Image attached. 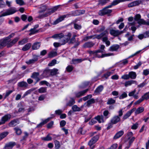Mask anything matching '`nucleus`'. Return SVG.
<instances>
[{
  "instance_id": "36",
  "label": "nucleus",
  "mask_w": 149,
  "mask_h": 149,
  "mask_svg": "<svg viewBox=\"0 0 149 149\" xmlns=\"http://www.w3.org/2000/svg\"><path fill=\"white\" fill-rule=\"evenodd\" d=\"M72 109L74 112L79 111L81 110V108L76 105L72 106Z\"/></svg>"
},
{
  "instance_id": "32",
  "label": "nucleus",
  "mask_w": 149,
  "mask_h": 149,
  "mask_svg": "<svg viewBox=\"0 0 149 149\" xmlns=\"http://www.w3.org/2000/svg\"><path fill=\"white\" fill-rule=\"evenodd\" d=\"M31 46V44L28 43L25 45L22 48V50L23 51H26L29 50Z\"/></svg>"
},
{
  "instance_id": "20",
  "label": "nucleus",
  "mask_w": 149,
  "mask_h": 149,
  "mask_svg": "<svg viewBox=\"0 0 149 149\" xmlns=\"http://www.w3.org/2000/svg\"><path fill=\"white\" fill-rule=\"evenodd\" d=\"M124 134V131L122 130L120 131L117 132L115 135L113 137V139H116L120 137Z\"/></svg>"
},
{
  "instance_id": "62",
  "label": "nucleus",
  "mask_w": 149,
  "mask_h": 149,
  "mask_svg": "<svg viewBox=\"0 0 149 149\" xmlns=\"http://www.w3.org/2000/svg\"><path fill=\"white\" fill-rule=\"evenodd\" d=\"M144 100L143 98H142V96L140 98L139 100L136 101L134 103L135 105L139 104L142 102Z\"/></svg>"
},
{
  "instance_id": "44",
  "label": "nucleus",
  "mask_w": 149,
  "mask_h": 149,
  "mask_svg": "<svg viewBox=\"0 0 149 149\" xmlns=\"http://www.w3.org/2000/svg\"><path fill=\"white\" fill-rule=\"evenodd\" d=\"M71 36V33L70 32L68 33L66 35L64 36V38L66 40L67 42H69Z\"/></svg>"
},
{
  "instance_id": "52",
  "label": "nucleus",
  "mask_w": 149,
  "mask_h": 149,
  "mask_svg": "<svg viewBox=\"0 0 149 149\" xmlns=\"http://www.w3.org/2000/svg\"><path fill=\"white\" fill-rule=\"evenodd\" d=\"M59 41V42H60V45H64L67 42L66 40L64 38V36Z\"/></svg>"
},
{
  "instance_id": "1",
  "label": "nucleus",
  "mask_w": 149,
  "mask_h": 149,
  "mask_svg": "<svg viewBox=\"0 0 149 149\" xmlns=\"http://www.w3.org/2000/svg\"><path fill=\"white\" fill-rule=\"evenodd\" d=\"M17 11V8L15 7H10L9 8L7 9L5 12L1 11L0 13L1 14L0 17H4L12 15L16 12Z\"/></svg>"
},
{
  "instance_id": "55",
  "label": "nucleus",
  "mask_w": 149,
  "mask_h": 149,
  "mask_svg": "<svg viewBox=\"0 0 149 149\" xmlns=\"http://www.w3.org/2000/svg\"><path fill=\"white\" fill-rule=\"evenodd\" d=\"M142 96L144 100H147L149 99V91L145 93Z\"/></svg>"
},
{
  "instance_id": "24",
  "label": "nucleus",
  "mask_w": 149,
  "mask_h": 149,
  "mask_svg": "<svg viewBox=\"0 0 149 149\" xmlns=\"http://www.w3.org/2000/svg\"><path fill=\"white\" fill-rule=\"evenodd\" d=\"M41 44L40 42H36L34 43L32 46L33 50H36L38 49L40 46Z\"/></svg>"
},
{
  "instance_id": "19",
  "label": "nucleus",
  "mask_w": 149,
  "mask_h": 149,
  "mask_svg": "<svg viewBox=\"0 0 149 149\" xmlns=\"http://www.w3.org/2000/svg\"><path fill=\"white\" fill-rule=\"evenodd\" d=\"M113 55V53H107L104 54H102L101 56L99 55L98 53H95L94 56L95 57L98 58H103L105 57L109 56H111Z\"/></svg>"
},
{
  "instance_id": "48",
  "label": "nucleus",
  "mask_w": 149,
  "mask_h": 149,
  "mask_svg": "<svg viewBox=\"0 0 149 149\" xmlns=\"http://www.w3.org/2000/svg\"><path fill=\"white\" fill-rule=\"evenodd\" d=\"M57 55V53L56 52L52 51L49 54L48 56L49 58H52L56 56Z\"/></svg>"
},
{
  "instance_id": "63",
  "label": "nucleus",
  "mask_w": 149,
  "mask_h": 149,
  "mask_svg": "<svg viewBox=\"0 0 149 149\" xmlns=\"http://www.w3.org/2000/svg\"><path fill=\"white\" fill-rule=\"evenodd\" d=\"M73 68L72 65H69L66 68V69L68 72H70L72 71Z\"/></svg>"
},
{
  "instance_id": "2",
  "label": "nucleus",
  "mask_w": 149,
  "mask_h": 149,
  "mask_svg": "<svg viewBox=\"0 0 149 149\" xmlns=\"http://www.w3.org/2000/svg\"><path fill=\"white\" fill-rule=\"evenodd\" d=\"M127 29L125 27L123 31H119L118 30H115L111 29L110 31V33L113 36H117L121 34L124 31H126Z\"/></svg>"
},
{
  "instance_id": "42",
  "label": "nucleus",
  "mask_w": 149,
  "mask_h": 149,
  "mask_svg": "<svg viewBox=\"0 0 149 149\" xmlns=\"http://www.w3.org/2000/svg\"><path fill=\"white\" fill-rule=\"evenodd\" d=\"M47 90V88L41 87L38 89V91L40 93H46Z\"/></svg>"
},
{
  "instance_id": "60",
  "label": "nucleus",
  "mask_w": 149,
  "mask_h": 149,
  "mask_svg": "<svg viewBox=\"0 0 149 149\" xmlns=\"http://www.w3.org/2000/svg\"><path fill=\"white\" fill-rule=\"evenodd\" d=\"M92 97V95L91 94H90L83 97L82 99L84 101H86L88 99L91 98Z\"/></svg>"
},
{
  "instance_id": "18",
  "label": "nucleus",
  "mask_w": 149,
  "mask_h": 149,
  "mask_svg": "<svg viewBox=\"0 0 149 149\" xmlns=\"http://www.w3.org/2000/svg\"><path fill=\"white\" fill-rule=\"evenodd\" d=\"M66 17V15H63L59 17L54 22L53 24L55 25L58 24L59 22L63 21Z\"/></svg>"
},
{
  "instance_id": "26",
  "label": "nucleus",
  "mask_w": 149,
  "mask_h": 149,
  "mask_svg": "<svg viewBox=\"0 0 149 149\" xmlns=\"http://www.w3.org/2000/svg\"><path fill=\"white\" fill-rule=\"evenodd\" d=\"M129 75L130 78L132 79H135L137 75L136 72L131 71L129 72Z\"/></svg>"
},
{
  "instance_id": "33",
  "label": "nucleus",
  "mask_w": 149,
  "mask_h": 149,
  "mask_svg": "<svg viewBox=\"0 0 149 149\" xmlns=\"http://www.w3.org/2000/svg\"><path fill=\"white\" fill-rule=\"evenodd\" d=\"M75 103L74 99L72 97L70 98V100L66 104L67 106L70 107L72 105L74 104Z\"/></svg>"
},
{
  "instance_id": "23",
  "label": "nucleus",
  "mask_w": 149,
  "mask_h": 149,
  "mask_svg": "<svg viewBox=\"0 0 149 149\" xmlns=\"http://www.w3.org/2000/svg\"><path fill=\"white\" fill-rule=\"evenodd\" d=\"M18 39L19 38L18 37L14 38L12 41L9 42L8 44L7 45V47H9L12 46L18 41Z\"/></svg>"
},
{
  "instance_id": "56",
  "label": "nucleus",
  "mask_w": 149,
  "mask_h": 149,
  "mask_svg": "<svg viewBox=\"0 0 149 149\" xmlns=\"http://www.w3.org/2000/svg\"><path fill=\"white\" fill-rule=\"evenodd\" d=\"M135 138L134 137H132L131 139H130L129 141V146L128 147L125 148V149H128L130 147L131 145L133 143V141L134 140Z\"/></svg>"
},
{
  "instance_id": "11",
  "label": "nucleus",
  "mask_w": 149,
  "mask_h": 149,
  "mask_svg": "<svg viewBox=\"0 0 149 149\" xmlns=\"http://www.w3.org/2000/svg\"><path fill=\"white\" fill-rule=\"evenodd\" d=\"M141 1L140 0H138L134 1L130 3L128 5V6L129 8L132 7L140 4Z\"/></svg>"
},
{
  "instance_id": "10",
  "label": "nucleus",
  "mask_w": 149,
  "mask_h": 149,
  "mask_svg": "<svg viewBox=\"0 0 149 149\" xmlns=\"http://www.w3.org/2000/svg\"><path fill=\"white\" fill-rule=\"evenodd\" d=\"M95 44L92 42H88L85 43L83 45L82 47L84 48H90L92 47Z\"/></svg>"
},
{
  "instance_id": "51",
  "label": "nucleus",
  "mask_w": 149,
  "mask_h": 149,
  "mask_svg": "<svg viewBox=\"0 0 149 149\" xmlns=\"http://www.w3.org/2000/svg\"><path fill=\"white\" fill-rule=\"evenodd\" d=\"M115 100H114L112 98H110L108 100L107 104H111L115 103Z\"/></svg>"
},
{
  "instance_id": "43",
  "label": "nucleus",
  "mask_w": 149,
  "mask_h": 149,
  "mask_svg": "<svg viewBox=\"0 0 149 149\" xmlns=\"http://www.w3.org/2000/svg\"><path fill=\"white\" fill-rule=\"evenodd\" d=\"M77 36L74 34L73 35L72 37L70 39V40H69L68 42L69 44H73L74 43L75 41V37H76Z\"/></svg>"
},
{
  "instance_id": "49",
  "label": "nucleus",
  "mask_w": 149,
  "mask_h": 149,
  "mask_svg": "<svg viewBox=\"0 0 149 149\" xmlns=\"http://www.w3.org/2000/svg\"><path fill=\"white\" fill-rule=\"evenodd\" d=\"M39 75V73L38 72H33L32 75L31 76V77L33 79H37L38 76Z\"/></svg>"
},
{
  "instance_id": "25",
  "label": "nucleus",
  "mask_w": 149,
  "mask_h": 149,
  "mask_svg": "<svg viewBox=\"0 0 149 149\" xmlns=\"http://www.w3.org/2000/svg\"><path fill=\"white\" fill-rule=\"evenodd\" d=\"M64 36V34L62 33L56 34L52 36V38H56L61 39Z\"/></svg>"
},
{
  "instance_id": "9",
  "label": "nucleus",
  "mask_w": 149,
  "mask_h": 149,
  "mask_svg": "<svg viewBox=\"0 0 149 149\" xmlns=\"http://www.w3.org/2000/svg\"><path fill=\"white\" fill-rule=\"evenodd\" d=\"M108 34V32L107 31H105L99 35H95L94 38H96L98 39H101V38L106 36Z\"/></svg>"
},
{
  "instance_id": "22",
  "label": "nucleus",
  "mask_w": 149,
  "mask_h": 149,
  "mask_svg": "<svg viewBox=\"0 0 149 149\" xmlns=\"http://www.w3.org/2000/svg\"><path fill=\"white\" fill-rule=\"evenodd\" d=\"M119 46L117 45H113L111 46L109 48V50L110 51H117L119 48Z\"/></svg>"
},
{
  "instance_id": "15",
  "label": "nucleus",
  "mask_w": 149,
  "mask_h": 149,
  "mask_svg": "<svg viewBox=\"0 0 149 149\" xmlns=\"http://www.w3.org/2000/svg\"><path fill=\"white\" fill-rule=\"evenodd\" d=\"M99 123H104L106 120V119H104V116L102 115L98 116L97 117L95 118Z\"/></svg>"
},
{
  "instance_id": "50",
  "label": "nucleus",
  "mask_w": 149,
  "mask_h": 149,
  "mask_svg": "<svg viewBox=\"0 0 149 149\" xmlns=\"http://www.w3.org/2000/svg\"><path fill=\"white\" fill-rule=\"evenodd\" d=\"M82 61L81 59H73L72 61V63L75 64L81 62Z\"/></svg>"
},
{
  "instance_id": "38",
  "label": "nucleus",
  "mask_w": 149,
  "mask_h": 149,
  "mask_svg": "<svg viewBox=\"0 0 149 149\" xmlns=\"http://www.w3.org/2000/svg\"><path fill=\"white\" fill-rule=\"evenodd\" d=\"M18 85L20 87H26L28 85L26 82L22 81L18 83Z\"/></svg>"
},
{
  "instance_id": "54",
  "label": "nucleus",
  "mask_w": 149,
  "mask_h": 149,
  "mask_svg": "<svg viewBox=\"0 0 149 149\" xmlns=\"http://www.w3.org/2000/svg\"><path fill=\"white\" fill-rule=\"evenodd\" d=\"M109 111L108 110H105L103 112V114L104 117V119H106L108 118L109 117Z\"/></svg>"
},
{
  "instance_id": "37",
  "label": "nucleus",
  "mask_w": 149,
  "mask_h": 149,
  "mask_svg": "<svg viewBox=\"0 0 149 149\" xmlns=\"http://www.w3.org/2000/svg\"><path fill=\"white\" fill-rule=\"evenodd\" d=\"M50 118H48L45 120H44L43 122L40 123H39L37 126L38 127H41L43 125L45 124L46 123H47L50 120Z\"/></svg>"
},
{
  "instance_id": "6",
  "label": "nucleus",
  "mask_w": 149,
  "mask_h": 149,
  "mask_svg": "<svg viewBox=\"0 0 149 149\" xmlns=\"http://www.w3.org/2000/svg\"><path fill=\"white\" fill-rule=\"evenodd\" d=\"M11 117V115L9 114H8L3 116L0 122L2 125L4 124L6 122L10 119Z\"/></svg>"
},
{
  "instance_id": "45",
  "label": "nucleus",
  "mask_w": 149,
  "mask_h": 149,
  "mask_svg": "<svg viewBox=\"0 0 149 149\" xmlns=\"http://www.w3.org/2000/svg\"><path fill=\"white\" fill-rule=\"evenodd\" d=\"M42 140L45 141H51L52 139V137L49 134L47 135L45 137H43L41 138Z\"/></svg>"
},
{
  "instance_id": "14",
  "label": "nucleus",
  "mask_w": 149,
  "mask_h": 149,
  "mask_svg": "<svg viewBox=\"0 0 149 149\" xmlns=\"http://www.w3.org/2000/svg\"><path fill=\"white\" fill-rule=\"evenodd\" d=\"M19 123V121L18 119H14L10 122L9 123L8 125L10 127H13L15 126L17 124Z\"/></svg>"
},
{
  "instance_id": "46",
  "label": "nucleus",
  "mask_w": 149,
  "mask_h": 149,
  "mask_svg": "<svg viewBox=\"0 0 149 149\" xmlns=\"http://www.w3.org/2000/svg\"><path fill=\"white\" fill-rule=\"evenodd\" d=\"M14 130L17 135H19L22 133V131L21 129L18 127H15L14 128Z\"/></svg>"
},
{
  "instance_id": "64",
  "label": "nucleus",
  "mask_w": 149,
  "mask_h": 149,
  "mask_svg": "<svg viewBox=\"0 0 149 149\" xmlns=\"http://www.w3.org/2000/svg\"><path fill=\"white\" fill-rule=\"evenodd\" d=\"M121 78L124 79L128 80L130 79L129 74H124L122 76Z\"/></svg>"
},
{
  "instance_id": "3",
  "label": "nucleus",
  "mask_w": 149,
  "mask_h": 149,
  "mask_svg": "<svg viewBox=\"0 0 149 149\" xmlns=\"http://www.w3.org/2000/svg\"><path fill=\"white\" fill-rule=\"evenodd\" d=\"M111 10L108 9L105 7L99 11L98 14L100 16H103L105 15L109 14L111 13Z\"/></svg>"
},
{
  "instance_id": "61",
  "label": "nucleus",
  "mask_w": 149,
  "mask_h": 149,
  "mask_svg": "<svg viewBox=\"0 0 149 149\" xmlns=\"http://www.w3.org/2000/svg\"><path fill=\"white\" fill-rule=\"evenodd\" d=\"M56 60L55 59L53 60L51 62L48 64V66H52L55 65L56 63Z\"/></svg>"
},
{
  "instance_id": "27",
  "label": "nucleus",
  "mask_w": 149,
  "mask_h": 149,
  "mask_svg": "<svg viewBox=\"0 0 149 149\" xmlns=\"http://www.w3.org/2000/svg\"><path fill=\"white\" fill-rule=\"evenodd\" d=\"M95 143L94 140L91 139L88 142V144L91 149H93L95 147Z\"/></svg>"
},
{
  "instance_id": "16",
  "label": "nucleus",
  "mask_w": 149,
  "mask_h": 149,
  "mask_svg": "<svg viewBox=\"0 0 149 149\" xmlns=\"http://www.w3.org/2000/svg\"><path fill=\"white\" fill-rule=\"evenodd\" d=\"M39 8L40 10L39 11V13H41L45 11H47L48 7L46 5L42 4L40 6Z\"/></svg>"
},
{
  "instance_id": "4",
  "label": "nucleus",
  "mask_w": 149,
  "mask_h": 149,
  "mask_svg": "<svg viewBox=\"0 0 149 149\" xmlns=\"http://www.w3.org/2000/svg\"><path fill=\"white\" fill-rule=\"evenodd\" d=\"M54 12L53 10L52 9H50L48 8L47 11L45 14H40L38 16V17L39 18H42L44 17H47L49 15H50L52 14Z\"/></svg>"
},
{
  "instance_id": "8",
  "label": "nucleus",
  "mask_w": 149,
  "mask_h": 149,
  "mask_svg": "<svg viewBox=\"0 0 149 149\" xmlns=\"http://www.w3.org/2000/svg\"><path fill=\"white\" fill-rule=\"evenodd\" d=\"M88 91V89H87L84 91L76 92L74 93L76 97L79 98L82 96L84 95Z\"/></svg>"
},
{
  "instance_id": "57",
  "label": "nucleus",
  "mask_w": 149,
  "mask_h": 149,
  "mask_svg": "<svg viewBox=\"0 0 149 149\" xmlns=\"http://www.w3.org/2000/svg\"><path fill=\"white\" fill-rule=\"evenodd\" d=\"M55 149H59L60 147V145L58 141L55 140L54 141Z\"/></svg>"
},
{
  "instance_id": "40",
  "label": "nucleus",
  "mask_w": 149,
  "mask_h": 149,
  "mask_svg": "<svg viewBox=\"0 0 149 149\" xmlns=\"http://www.w3.org/2000/svg\"><path fill=\"white\" fill-rule=\"evenodd\" d=\"M95 102V100L93 98H91L88 100L86 103V106H89L91 104L94 103Z\"/></svg>"
},
{
  "instance_id": "34",
  "label": "nucleus",
  "mask_w": 149,
  "mask_h": 149,
  "mask_svg": "<svg viewBox=\"0 0 149 149\" xmlns=\"http://www.w3.org/2000/svg\"><path fill=\"white\" fill-rule=\"evenodd\" d=\"M144 110V108L143 107H141L138 108L135 112V115H137L142 112Z\"/></svg>"
},
{
  "instance_id": "59",
  "label": "nucleus",
  "mask_w": 149,
  "mask_h": 149,
  "mask_svg": "<svg viewBox=\"0 0 149 149\" xmlns=\"http://www.w3.org/2000/svg\"><path fill=\"white\" fill-rule=\"evenodd\" d=\"M40 84L41 85L45 84L47 86H50V85L49 83L46 81H41L40 82Z\"/></svg>"
},
{
  "instance_id": "41",
  "label": "nucleus",
  "mask_w": 149,
  "mask_h": 149,
  "mask_svg": "<svg viewBox=\"0 0 149 149\" xmlns=\"http://www.w3.org/2000/svg\"><path fill=\"white\" fill-rule=\"evenodd\" d=\"M29 31L30 32V33H29V35L31 36L32 35L38 33V30H36V29H35V28H33V29H30L29 30Z\"/></svg>"
},
{
  "instance_id": "7",
  "label": "nucleus",
  "mask_w": 149,
  "mask_h": 149,
  "mask_svg": "<svg viewBox=\"0 0 149 149\" xmlns=\"http://www.w3.org/2000/svg\"><path fill=\"white\" fill-rule=\"evenodd\" d=\"M120 120V118L118 115L114 116L111 119V122L112 124H115Z\"/></svg>"
},
{
  "instance_id": "30",
  "label": "nucleus",
  "mask_w": 149,
  "mask_h": 149,
  "mask_svg": "<svg viewBox=\"0 0 149 149\" xmlns=\"http://www.w3.org/2000/svg\"><path fill=\"white\" fill-rule=\"evenodd\" d=\"M50 70L51 75V76L56 75L59 73L58 72V70L56 68H54Z\"/></svg>"
},
{
  "instance_id": "58",
  "label": "nucleus",
  "mask_w": 149,
  "mask_h": 149,
  "mask_svg": "<svg viewBox=\"0 0 149 149\" xmlns=\"http://www.w3.org/2000/svg\"><path fill=\"white\" fill-rule=\"evenodd\" d=\"M127 94L125 92H124L123 93L119 96V98L120 99H122L126 97H127Z\"/></svg>"
},
{
  "instance_id": "5",
  "label": "nucleus",
  "mask_w": 149,
  "mask_h": 149,
  "mask_svg": "<svg viewBox=\"0 0 149 149\" xmlns=\"http://www.w3.org/2000/svg\"><path fill=\"white\" fill-rule=\"evenodd\" d=\"M9 42L7 39L5 38L0 40V49H1L8 44Z\"/></svg>"
},
{
  "instance_id": "53",
  "label": "nucleus",
  "mask_w": 149,
  "mask_h": 149,
  "mask_svg": "<svg viewBox=\"0 0 149 149\" xmlns=\"http://www.w3.org/2000/svg\"><path fill=\"white\" fill-rule=\"evenodd\" d=\"M28 39L27 38L24 39L22 40L19 42V44L20 45H23L28 42Z\"/></svg>"
},
{
  "instance_id": "29",
  "label": "nucleus",
  "mask_w": 149,
  "mask_h": 149,
  "mask_svg": "<svg viewBox=\"0 0 149 149\" xmlns=\"http://www.w3.org/2000/svg\"><path fill=\"white\" fill-rule=\"evenodd\" d=\"M136 81L134 80H131L125 82L124 84L125 86L127 87L128 86H131L132 84H136Z\"/></svg>"
},
{
  "instance_id": "17",
  "label": "nucleus",
  "mask_w": 149,
  "mask_h": 149,
  "mask_svg": "<svg viewBox=\"0 0 149 149\" xmlns=\"http://www.w3.org/2000/svg\"><path fill=\"white\" fill-rule=\"evenodd\" d=\"M38 56H37L35 55L33 56V58L30 59L29 61H26V63L27 64L33 63L38 60Z\"/></svg>"
},
{
  "instance_id": "21",
  "label": "nucleus",
  "mask_w": 149,
  "mask_h": 149,
  "mask_svg": "<svg viewBox=\"0 0 149 149\" xmlns=\"http://www.w3.org/2000/svg\"><path fill=\"white\" fill-rule=\"evenodd\" d=\"M16 143L15 142H10L6 144L4 148L6 149H9V148H12L15 145Z\"/></svg>"
},
{
  "instance_id": "13",
  "label": "nucleus",
  "mask_w": 149,
  "mask_h": 149,
  "mask_svg": "<svg viewBox=\"0 0 149 149\" xmlns=\"http://www.w3.org/2000/svg\"><path fill=\"white\" fill-rule=\"evenodd\" d=\"M135 108H134L127 112L123 116V120H124L127 119L131 115L132 113L135 110Z\"/></svg>"
},
{
  "instance_id": "39",
  "label": "nucleus",
  "mask_w": 149,
  "mask_h": 149,
  "mask_svg": "<svg viewBox=\"0 0 149 149\" xmlns=\"http://www.w3.org/2000/svg\"><path fill=\"white\" fill-rule=\"evenodd\" d=\"M8 132H5L0 134V141L6 137L8 134Z\"/></svg>"
},
{
  "instance_id": "35",
  "label": "nucleus",
  "mask_w": 149,
  "mask_h": 149,
  "mask_svg": "<svg viewBox=\"0 0 149 149\" xmlns=\"http://www.w3.org/2000/svg\"><path fill=\"white\" fill-rule=\"evenodd\" d=\"M107 36L103 38L102 40L103 42H105L107 46H109L110 44V42L109 40H108V38Z\"/></svg>"
},
{
  "instance_id": "28",
  "label": "nucleus",
  "mask_w": 149,
  "mask_h": 149,
  "mask_svg": "<svg viewBox=\"0 0 149 149\" xmlns=\"http://www.w3.org/2000/svg\"><path fill=\"white\" fill-rule=\"evenodd\" d=\"M133 19L134 18L132 17H130L128 18V20L129 22H128V24L130 26H134L136 24V22L134 21L132 22H131L133 21Z\"/></svg>"
},
{
  "instance_id": "31",
  "label": "nucleus",
  "mask_w": 149,
  "mask_h": 149,
  "mask_svg": "<svg viewBox=\"0 0 149 149\" xmlns=\"http://www.w3.org/2000/svg\"><path fill=\"white\" fill-rule=\"evenodd\" d=\"M43 75L45 77H47L51 75L50 70L47 69L43 71Z\"/></svg>"
},
{
  "instance_id": "12",
  "label": "nucleus",
  "mask_w": 149,
  "mask_h": 149,
  "mask_svg": "<svg viewBox=\"0 0 149 149\" xmlns=\"http://www.w3.org/2000/svg\"><path fill=\"white\" fill-rule=\"evenodd\" d=\"M104 89L103 86L100 85L95 90L94 95H98Z\"/></svg>"
},
{
  "instance_id": "47",
  "label": "nucleus",
  "mask_w": 149,
  "mask_h": 149,
  "mask_svg": "<svg viewBox=\"0 0 149 149\" xmlns=\"http://www.w3.org/2000/svg\"><path fill=\"white\" fill-rule=\"evenodd\" d=\"M118 3L117 2V0H116L115 1H113L111 3V4L110 5H109L105 8H106L107 9H108L109 8H110L111 7L113 6H115L117 4H118Z\"/></svg>"
}]
</instances>
